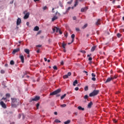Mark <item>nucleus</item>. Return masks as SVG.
Segmentation results:
<instances>
[{
  "label": "nucleus",
  "instance_id": "1",
  "mask_svg": "<svg viewBox=\"0 0 124 124\" xmlns=\"http://www.w3.org/2000/svg\"><path fill=\"white\" fill-rule=\"evenodd\" d=\"M11 100V106L13 108H16L19 105V103H20V100L15 98H12Z\"/></svg>",
  "mask_w": 124,
  "mask_h": 124
},
{
  "label": "nucleus",
  "instance_id": "2",
  "mask_svg": "<svg viewBox=\"0 0 124 124\" xmlns=\"http://www.w3.org/2000/svg\"><path fill=\"white\" fill-rule=\"evenodd\" d=\"M98 93H99V90H94L93 92L90 93L89 96H90V97L95 96V95H97Z\"/></svg>",
  "mask_w": 124,
  "mask_h": 124
},
{
  "label": "nucleus",
  "instance_id": "3",
  "mask_svg": "<svg viewBox=\"0 0 124 124\" xmlns=\"http://www.w3.org/2000/svg\"><path fill=\"white\" fill-rule=\"evenodd\" d=\"M40 99V97L36 96L34 98H31L29 100V102H32V101H38Z\"/></svg>",
  "mask_w": 124,
  "mask_h": 124
},
{
  "label": "nucleus",
  "instance_id": "4",
  "mask_svg": "<svg viewBox=\"0 0 124 124\" xmlns=\"http://www.w3.org/2000/svg\"><path fill=\"white\" fill-rule=\"evenodd\" d=\"M61 92V89H59L57 90L52 92L50 93V95H56V94H58V93H60Z\"/></svg>",
  "mask_w": 124,
  "mask_h": 124
},
{
  "label": "nucleus",
  "instance_id": "5",
  "mask_svg": "<svg viewBox=\"0 0 124 124\" xmlns=\"http://www.w3.org/2000/svg\"><path fill=\"white\" fill-rule=\"evenodd\" d=\"M69 76H71V72H69L67 75H65L64 76H63V79H66L68 78Z\"/></svg>",
  "mask_w": 124,
  "mask_h": 124
},
{
  "label": "nucleus",
  "instance_id": "6",
  "mask_svg": "<svg viewBox=\"0 0 124 124\" xmlns=\"http://www.w3.org/2000/svg\"><path fill=\"white\" fill-rule=\"evenodd\" d=\"M0 105L2 107V108H4V109H6V105L3 102V101H1L0 102Z\"/></svg>",
  "mask_w": 124,
  "mask_h": 124
},
{
  "label": "nucleus",
  "instance_id": "7",
  "mask_svg": "<svg viewBox=\"0 0 124 124\" xmlns=\"http://www.w3.org/2000/svg\"><path fill=\"white\" fill-rule=\"evenodd\" d=\"M19 59H20V60H21V62L24 63V61H25V59L24 58V56H23V55L22 54H20L19 56Z\"/></svg>",
  "mask_w": 124,
  "mask_h": 124
},
{
  "label": "nucleus",
  "instance_id": "8",
  "mask_svg": "<svg viewBox=\"0 0 124 124\" xmlns=\"http://www.w3.org/2000/svg\"><path fill=\"white\" fill-rule=\"evenodd\" d=\"M19 51H20V48H17L16 49H15L13 51L12 54H13L14 55L15 54H16V53L19 52Z\"/></svg>",
  "mask_w": 124,
  "mask_h": 124
},
{
  "label": "nucleus",
  "instance_id": "9",
  "mask_svg": "<svg viewBox=\"0 0 124 124\" xmlns=\"http://www.w3.org/2000/svg\"><path fill=\"white\" fill-rule=\"evenodd\" d=\"M96 26H99V25H101V19H97L96 22L95 23Z\"/></svg>",
  "mask_w": 124,
  "mask_h": 124
},
{
  "label": "nucleus",
  "instance_id": "10",
  "mask_svg": "<svg viewBox=\"0 0 124 124\" xmlns=\"http://www.w3.org/2000/svg\"><path fill=\"white\" fill-rule=\"evenodd\" d=\"M21 18L18 17L16 21L17 26H19V25H20L21 24Z\"/></svg>",
  "mask_w": 124,
  "mask_h": 124
},
{
  "label": "nucleus",
  "instance_id": "11",
  "mask_svg": "<svg viewBox=\"0 0 124 124\" xmlns=\"http://www.w3.org/2000/svg\"><path fill=\"white\" fill-rule=\"evenodd\" d=\"M92 81H95V80H96V78L94 77H95L96 75H95L94 73H92Z\"/></svg>",
  "mask_w": 124,
  "mask_h": 124
},
{
  "label": "nucleus",
  "instance_id": "12",
  "mask_svg": "<svg viewBox=\"0 0 124 124\" xmlns=\"http://www.w3.org/2000/svg\"><path fill=\"white\" fill-rule=\"evenodd\" d=\"M29 17H30V13L28 12L27 13H26L24 16V19H28L29 18Z\"/></svg>",
  "mask_w": 124,
  "mask_h": 124
},
{
  "label": "nucleus",
  "instance_id": "13",
  "mask_svg": "<svg viewBox=\"0 0 124 124\" xmlns=\"http://www.w3.org/2000/svg\"><path fill=\"white\" fill-rule=\"evenodd\" d=\"M87 10H88V7H85L81 9V12H85V11H87Z\"/></svg>",
  "mask_w": 124,
  "mask_h": 124
},
{
  "label": "nucleus",
  "instance_id": "14",
  "mask_svg": "<svg viewBox=\"0 0 124 124\" xmlns=\"http://www.w3.org/2000/svg\"><path fill=\"white\" fill-rule=\"evenodd\" d=\"M112 77H109L107 78V80L105 81V83H109V82H111L112 81Z\"/></svg>",
  "mask_w": 124,
  "mask_h": 124
},
{
  "label": "nucleus",
  "instance_id": "15",
  "mask_svg": "<svg viewBox=\"0 0 124 124\" xmlns=\"http://www.w3.org/2000/svg\"><path fill=\"white\" fill-rule=\"evenodd\" d=\"M33 31H39V27L38 26H35L34 28Z\"/></svg>",
  "mask_w": 124,
  "mask_h": 124
},
{
  "label": "nucleus",
  "instance_id": "16",
  "mask_svg": "<svg viewBox=\"0 0 124 124\" xmlns=\"http://www.w3.org/2000/svg\"><path fill=\"white\" fill-rule=\"evenodd\" d=\"M71 37L72 38V43H73V42H74V38L75 37V35L74 34H72Z\"/></svg>",
  "mask_w": 124,
  "mask_h": 124
},
{
  "label": "nucleus",
  "instance_id": "17",
  "mask_svg": "<svg viewBox=\"0 0 124 124\" xmlns=\"http://www.w3.org/2000/svg\"><path fill=\"white\" fill-rule=\"evenodd\" d=\"M24 52H25V53H26V54L29 55V54H30V49H27V48L25 49H24Z\"/></svg>",
  "mask_w": 124,
  "mask_h": 124
},
{
  "label": "nucleus",
  "instance_id": "18",
  "mask_svg": "<svg viewBox=\"0 0 124 124\" xmlns=\"http://www.w3.org/2000/svg\"><path fill=\"white\" fill-rule=\"evenodd\" d=\"M78 110H81V111H84V110H85V108H82L81 106H78Z\"/></svg>",
  "mask_w": 124,
  "mask_h": 124
},
{
  "label": "nucleus",
  "instance_id": "19",
  "mask_svg": "<svg viewBox=\"0 0 124 124\" xmlns=\"http://www.w3.org/2000/svg\"><path fill=\"white\" fill-rule=\"evenodd\" d=\"M92 105H93V102H90L88 105V108H92Z\"/></svg>",
  "mask_w": 124,
  "mask_h": 124
},
{
  "label": "nucleus",
  "instance_id": "20",
  "mask_svg": "<svg viewBox=\"0 0 124 124\" xmlns=\"http://www.w3.org/2000/svg\"><path fill=\"white\" fill-rule=\"evenodd\" d=\"M58 19V16H54L52 18V22H54L55 20H57Z\"/></svg>",
  "mask_w": 124,
  "mask_h": 124
},
{
  "label": "nucleus",
  "instance_id": "21",
  "mask_svg": "<svg viewBox=\"0 0 124 124\" xmlns=\"http://www.w3.org/2000/svg\"><path fill=\"white\" fill-rule=\"evenodd\" d=\"M95 48H96V46H93L91 48V52H93L95 50Z\"/></svg>",
  "mask_w": 124,
  "mask_h": 124
},
{
  "label": "nucleus",
  "instance_id": "22",
  "mask_svg": "<svg viewBox=\"0 0 124 124\" xmlns=\"http://www.w3.org/2000/svg\"><path fill=\"white\" fill-rule=\"evenodd\" d=\"M75 4H74V7H76V6H77V5H78V0H75Z\"/></svg>",
  "mask_w": 124,
  "mask_h": 124
},
{
  "label": "nucleus",
  "instance_id": "23",
  "mask_svg": "<svg viewBox=\"0 0 124 124\" xmlns=\"http://www.w3.org/2000/svg\"><path fill=\"white\" fill-rule=\"evenodd\" d=\"M78 84V80H75L73 82V86H76V84Z\"/></svg>",
  "mask_w": 124,
  "mask_h": 124
},
{
  "label": "nucleus",
  "instance_id": "24",
  "mask_svg": "<svg viewBox=\"0 0 124 124\" xmlns=\"http://www.w3.org/2000/svg\"><path fill=\"white\" fill-rule=\"evenodd\" d=\"M116 36H117V37L118 38H121V37H122V34L120 33H118L116 35Z\"/></svg>",
  "mask_w": 124,
  "mask_h": 124
},
{
  "label": "nucleus",
  "instance_id": "25",
  "mask_svg": "<svg viewBox=\"0 0 124 124\" xmlns=\"http://www.w3.org/2000/svg\"><path fill=\"white\" fill-rule=\"evenodd\" d=\"M66 96V94H64L63 95H62L61 97V99H63L64 97Z\"/></svg>",
  "mask_w": 124,
  "mask_h": 124
},
{
  "label": "nucleus",
  "instance_id": "26",
  "mask_svg": "<svg viewBox=\"0 0 124 124\" xmlns=\"http://www.w3.org/2000/svg\"><path fill=\"white\" fill-rule=\"evenodd\" d=\"M58 27H54L53 29H52V31L53 32H55L56 31V30H57Z\"/></svg>",
  "mask_w": 124,
  "mask_h": 124
},
{
  "label": "nucleus",
  "instance_id": "27",
  "mask_svg": "<svg viewBox=\"0 0 124 124\" xmlns=\"http://www.w3.org/2000/svg\"><path fill=\"white\" fill-rule=\"evenodd\" d=\"M64 124H70V120H67V121H65V122H64Z\"/></svg>",
  "mask_w": 124,
  "mask_h": 124
},
{
  "label": "nucleus",
  "instance_id": "28",
  "mask_svg": "<svg viewBox=\"0 0 124 124\" xmlns=\"http://www.w3.org/2000/svg\"><path fill=\"white\" fill-rule=\"evenodd\" d=\"M15 63V62H14V61L13 60L11 61L10 64H11V65H14Z\"/></svg>",
  "mask_w": 124,
  "mask_h": 124
},
{
  "label": "nucleus",
  "instance_id": "29",
  "mask_svg": "<svg viewBox=\"0 0 124 124\" xmlns=\"http://www.w3.org/2000/svg\"><path fill=\"white\" fill-rule=\"evenodd\" d=\"M66 45V44H65L64 43L62 44V47L63 48V49H65V46Z\"/></svg>",
  "mask_w": 124,
  "mask_h": 124
},
{
  "label": "nucleus",
  "instance_id": "30",
  "mask_svg": "<svg viewBox=\"0 0 124 124\" xmlns=\"http://www.w3.org/2000/svg\"><path fill=\"white\" fill-rule=\"evenodd\" d=\"M88 27V24H86L84 26L82 27V29H86Z\"/></svg>",
  "mask_w": 124,
  "mask_h": 124
},
{
  "label": "nucleus",
  "instance_id": "31",
  "mask_svg": "<svg viewBox=\"0 0 124 124\" xmlns=\"http://www.w3.org/2000/svg\"><path fill=\"white\" fill-rule=\"evenodd\" d=\"M61 107L63 108L64 107H66V104H62L61 105Z\"/></svg>",
  "mask_w": 124,
  "mask_h": 124
},
{
  "label": "nucleus",
  "instance_id": "32",
  "mask_svg": "<svg viewBox=\"0 0 124 124\" xmlns=\"http://www.w3.org/2000/svg\"><path fill=\"white\" fill-rule=\"evenodd\" d=\"M73 2V0H70V1L67 2L68 4H71L72 2Z\"/></svg>",
  "mask_w": 124,
  "mask_h": 124
},
{
  "label": "nucleus",
  "instance_id": "33",
  "mask_svg": "<svg viewBox=\"0 0 124 124\" xmlns=\"http://www.w3.org/2000/svg\"><path fill=\"white\" fill-rule=\"evenodd\" d=\"M79 52H80V53H82V54H86V51L85 50H80L79 51Z\"/></svg>",
  "mask_w": 124,
  "mask_h": 124
},
{
  "label": "nucleus",
  "instance_id": "34",
  "mask_svg": "<svg viewBox=\"0 0 124 124\" xmlns=\"http://www.w3.org/2000/svg\"><path fill=\"white\" fill-rule=\"evenodd\" d=\"M53 69H54L55 70H58V67H57V66H54L53 67Z\"/></svg>",
  "mask_w": 124,
  "mask_h": 124
},
{
  "label": "nucleus",
  "instance_id": "35",
  "mask_svg": "<svg viewBox=\"0 0 124 124\" xmlns=\"http://www.w3.org/2000/svg\"><path fill=\"white\" fill-rule=\"evenodd\" d=\"M116 78H117V76H114V77H111V79L112 80H114V79H116Z\"/></svg>",
  "mask_w": 124,
  "mask_h": 124
},
{
  "label": "nucleus",
  "instance_id": "36",
  "mask_svg": "<svg viewBox=\"0 0 124 124\" xmlns=\"http://www.w3.org/2000/svg\"><path fill=\"white\" fill-rule=\"evenodd\" d=\"M60 31H61V30L60 29V28H58L56 29V32H59Z\"/></svg>",
  "mask_w": 124,
  "mask_h": 124
},
{
  "label": "nucleus",
  "instance_id": "37",
  "mask_svg": "<svg viewBox=\"0 0 124 124\" xmlns=\"http://www.w3.org/2000/svg\"><path fill=\"white\" fill-rule=\"evenodd\" d=\"M84 90L85 91H88V90H89V87L88 86H85Z\"/></svg>",
  "mask_w": 124,
  "mask_h": 124
},
{
  "label": "nucleus",
  "instance_id": "38",
  "mask_svg": "<svg viewBox=\"0 0 124 124\" xmlns=\"http://www.w3.org/2000/svg\"><path fill=\"white\" fill-rule=\"evenodd\" d=\"M6 97H10V94L9 93L6 94Z\"/></svg>",
  "mask_w": 124,
  "mask_h": 124
},
{
  "label": "nucleus",
  "instance_id": "39",
  "mask_svg": "<svg viewBox=\"0 0 124 124\" xmlns=\"http://www.w3.org/2000/svg\"><path fill=\"white\" fill-rule=\"evenodd\" d=\"M55 123H61V121H60L58 119L55 120Z\"/></svg>",
  "mask_w": 124,
  "mask_h": 124
},
{
  "label": "nucleus",
  "instance_id": "40",
  "mask_svg": "<svg viewBox=\"0 0 124 124\" xmlns=\"http://www.w3.org/2000/svg\"><path fill=\"white\" fill-rule=\"evenodd\" d=\"M43 10H46L47 9V6H45L43 8Z\"/></svg>",
  "mask_w": 124,
  "mask_h": 124
},
{
  "label": "nucleus",
  "instance_id": "41",
  "mask_svg": "<svg viewBox=\"0 0 124 124\" xmlns=\"http://www.w3.org/2000/svg\"><path fill=\"white\" fill-rule=\"evenodd\" d=\"M88 97H89L88 95H85V96H84V99H87V98H88Z\"/></svg>",
  "mask_w": 124,
  "mask_h": 124
},
{
  "label": "nucleus",
  "instance_id": "42",
  "mask_svg": "<svg viewBox=\"0 0 124 124\" xmlns=\"http://www.w3.org/2000/svg\"><path fill=\"white\" fill-rule=\"evenodd\" d=\"M1 100H6L5 101L6 102L7 101L6 98H4V97L2 98Z\"/></svg>",
  "mask_w": 124,
  "mask_h": 124
},
{
  "label": "nucleus",
  "instance_id": "43",
  "mask_svg": "<svg viewBox=\"0 0 124 124\" xmlns=\"http://www.w3.org/2000/svg\"><path fill=\"white\" fill-rule=\"evenodd\" d=\"M41 46H42L41 45H38L36 46V47H38L39 48H40V47H41Z\"/></svg>",
  "mask_w": 124,
  "mask_h": 124
},
{
  "label": "nucleus",
  "instance_id": "44",
  "mask_svg": "<svg viewBox=\"0 0 124 124\" xmlns=\"http://www.w3.org/2000/svg\"><path fill=\"white\" fill-rule=\"evenodd\" d=\"M0 72H1V73L2 74H3V73H4V70H1V71H0Z\"/></svg>",
  "mask_w": 124,
  "mask_h": 124
},
{
  "label": "nucleus",
  "instance_id": "45",
  "mask_svg": "<svg viewBox=\"0 0 124 124\" xmlns=\"http://www.w3.org/2000/svg\"><path fill=\"white\" fill-rule=\"evenodd\" d=\"M40 33H41V31H39L37 33V35H38V34H40Z\"/></svg>",
  "mask_w": 124,
  "mask_h": 124
},
{
  "label": "nucleus",
  "instance_id": "46",
  "mask_svg": "<svg viewBox=\"0 0 124 124\" xmlns=\"http://www.w3.org/2000/svg\"><path fill=\"white\" fill-rule=\"evenodd\" d=\"M36 107L37 108V109H38L39 107V103H37L36 105Z\"/></svg>",
  "mask_w": 124,
  "mask_h": 124
},
{
  "label": "nucleus",
  "instance_id": "47",
  "mask_svg": "<svg viewBox=\"0 0 124 124\" xmlns=\"http://www.w3.org/2000/svg\"><path fill=\"white\" fill-rule=\"evenodd\" d=\"M75 91H78L79 90V88L78 87H76L75 88Z\"/></svg>",
  "mask_w": 124,
  "mask_h": 124
},
{
  "label": "nucleus",
  "instance_id": "48",
  "mask_svg": "<svg viewBox=\"0 0 124 124\" xmlns=\"http://www.w3.org/2000/svg\"><path fill=\"white\" fill-rule=\"evenodd\" d=\"M60 6H61V7H62L63 5L62 4V2H60Z\"/></svg>",
  "mask_w": 124,
  "mask_h": 124
},
{
  "label": "nucleus",
  "instance_id": "49",
  "mask_svg": "<svg viewBox=\"0 0 124 124\" xmlns=\"http://www.w3.org/2000/svg\"><path fill=\"white\" fill-rule=\"evenodd\" d=\"M83 72L84 73H86V75L88 76V72L86 71H83Z\"/></svg>",
  "mask_w": 124,
  "mask_h": 124
},
{
  "label": "nucleus",
  "instance_id": "50",
  "mask_svg": "<svg viewBox=\"0 0 124 124\" xmlns=\"http://www.w3.org/2000/svg\"><path fill=\"white\" fill-rule=\"evenodd\" d=\"M76 31H80V29H79V28H76Z\"/></svg>",
  "mask_w": 124,
  "mask_h": 124
},
{
  "label": "nucleus",
  "instance_id": "51",
  "mask_svg": "<svg viewBox=\"0 0 124 124\" xmlns=\"http://www.w3.org/2000/svg\"><path fill=\"white\" fill-rule=\"evenodd\" d=\"M92 60H93V58H92V57H90V58H89V61H91Z\"/></svg>",
  "mask_w": 124,
  "mask_h": 124
},
{
  "label": "nucleus",
  "instance_id": "52",
  "mask_svg": "<svg viewBox=\"0 0 124 124\" xmlns=\"http://www.w3.org/2000/svg\"><path fill=\"white\" fill-rule=\"evenodd\" d=\"M59 32L60 34H62V32L61 31V30L59 31Z\"/></svg>",
  "mask_w": 124,
  "mask_h": 124
},
{
  "label": "nucleus",
  "instance_id": "53",
  "mask_svg": "<svg viewBox=\"0 0 124 124\" xmlns=\"http://www.w3.org/2000/svg\"><path fill=\"white\" fill-rule=\"evenodd\" d=\"M117 122L116 120H113V123H115V124Z\"/></svg>",
  "mask_w": 124,
  "mask_h": 124
},
{
  "label": "nucleus",
  "instance_id": "54",
  "mask_svg": "<svg viewBox=\"0 0 124 124\" xmlns=\"http://www.w3.org/2000/svg\"><path fill=\"white\" fill-rule=\"evenodd\" d=\"M71 8L70 7H69L67 8V11L70 10V9H71Z\"/></svg>",
  "mask_w": 124,
  "mask_h": 124
},
{
  "label": "nucleus",
  "instance_id": "55",
  "mask_svg": "<svg viewBox=\"0 0 124 124\" xmlns=\"http://www.w3.org/2000/svg\"><path fill=\"white\" fill-rule=\"evenodd\" d=\"M22 119L24 120V119H25V115H24V114H22Z\"/></svg>",
  "mask_w": 124,
  "mask_h": 124
},
{
  "label": "nucleus",
  "instance_id": "56",
  "mask_svg": "<svg viewBox=\"0 0 124 124\" xmlns=\"http://www.w3.org/2000/svg\"><path fill=\"white\" fill-rule=\"evenodd\" d=\"M61 64L62 65H63V61H62L61 62Z\"/></svg>",
  "mask_w": 124,
  "mask_h": 124
},
{
  "label": "nucleus",
  "instance_id": "57",
  "mask_svg": "<svg viewBox=\"0 0 124 124\" xmlns=\"http://www.w3.org/2000/svg\"><path fill=\"white\" fill-rule=\"evenodd\" d=\"M73 20H76V16H74L73 17Z\"/></svg>",
  "mask_w": 124,
  "mask_h": 124
},
{
  "label": "nucleus",
  "instance_id": "58",
  "mask_svg": "<svg viewBox=\"0 0 124 124\" xmlns=\"http://www.w3.org/2000/svg\"><path fill=\"white\" fill-rule=\"evenodd\" d=\"M40 38H41L42 39H43V38H44V36H40Z\"/></svg>",
  "mask_w": 124,
  "mask_h": 124
},
{
  "label": "nucleus",
  "instance_id": "59",
  "mask_svg": "<svg viewBox=\"0 0 124 124\" xmlns=\"http://www.w3.org/2000/svg\"><path fill=\"white\" fill-rule=\"evenodd\" d=\"M64 36H65V37H67V33H65Z\"/></svg>",
  "mask_w": 124,
  "mask_h": 124
},
{
  "label": "nucleus",
  "instance_id": "60",
  "mask_svg": "<svg viewBox=\"0 0 124 124\" xmlns=\"http://www.w3.org/2000/svg\"><path fill=\"white\" fill-rule=\"evenodd\" d=\"M18 118L21 119V114L18 115Z\"/></svg>",
  "mask_w": 124,
  "mask_h": 124
},
{
  "label": "nucleus",
  "instance_id": "61",
  "mask_svg": "<svg viewBox=\"0 0 124 124\" xmlns=\"http://www.w3.org/2000/svg\"><path fill=\"white\" fill-rule=\"evenodd\" d=\"M26 25L27 26H29L30 25V22H27Z\"/></svg>",
  "mask_w": 124,
  "mask_h": 124
},
{
  "label": "nucleus",
  "instance_id": "62",
  "mask_svg": "<svg viewBox=\"0 0 124 124\" xmlns=\"http://www.w3.org/2000/svg\"><path fill=\"white\" fill-rule=\"evenodd\" d=\"M91 56H92L91 54L87 55V57H91Z\"/></svg>",
  "mask_w": 124,
  "mask_h": 124
},
{
  "label": "nucleus",
  "instance_id": "63",
  "mask_svg": "<svg viewBox=\"0 0 124 124\" xmlns=\"http://www.w3.org/2000/svg\"><path fill=\"white\" fill-rule=\"evenodd\" d=\"M45 61L47 62V58H44Z\"/></svg>",
  "mask_w": 124,
  "mask_h": 124
},
{
  "label": "nucleus",
  "instance_id": "64",
  "mask_svg": "<svg viewBox=\"0 0 124 124\" xmlns=\"http://www.w3.org/2000/svg\"><path fill=\"white\" fill-rule=\"evenodd\" d=\"M116 1V0H113L112 1V3H115V2Z\"/></svg>",
  "mask_w": 124,
  "mask_h": 124
}]
</instances>
